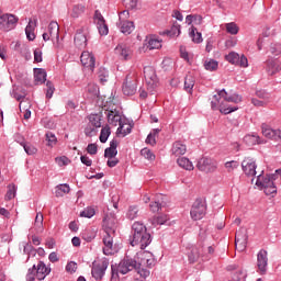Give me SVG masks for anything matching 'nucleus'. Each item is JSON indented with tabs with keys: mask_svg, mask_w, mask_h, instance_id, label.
Instances as JSON below:
<instances>
[{
	"mask_svg": "<svg viewBox=\"0 0 281 281\" xmlns=\"http://www.w3.org/2000/svg\"><path fill=\"white\" fill-rule=\"evenodd\" d=\"M215 101L211 102V109L213 111H216L218 109L220 104V112H222L224 115H229V113H234V111H238V106H223V103H221V100H225V102H233L234 104H238V102H243V97L239 94H229L225 89H222L217 92V94L213 95Z\"/></svg>",
	"mask_w": 281,
	"mask_h": 281,
	"instance_id": "nucleus-1",
	"label": "nucleus"
},
{
	"mask_svg": "<svg viewBox=\"0 0 281 281\" xmlns=\"http://www.w3.org/2000/svg\"><path fill=\"white\" fill-rule=\"evenodd\" d=\"M150 243H153V236L148 233L146 225L142 222H135L132 225L130 245H132V247H139V249H146Z\"/></svg>",
	"mask_w": 281,
	"mask_h": 281,
	"instance_id": "nucleus-2",
	"label": "nucleus"
},
{
	"mask_svg": "<svg viewBox=\"0 0 281 281\" xmlns=\"http://www.w3.org/2000/svg\"><path fill=\"white\" fill-rule=\"evenodd\" d=\"M108 122L112 126H117L116 135H122V137H126V135L131 134V131H133V127L131 125H127L124 130V123H122V115H120V112L117 110H109L105 112Z\"/></svg>",
	"mask_w": 281,
	"mask_h": 281,
	"instance_id": "nucleus-3",
	"label": "nucleus"
},
{
	"mask_svg": "<svg viewBox=\"0 0 281 281\" xmlns=\"http://www.w3.org/2000/svg\"><path fill=\"white\" fill-rule=\"evenodd\" d=\"M49 273H52V268L47 267L44 261H38L37 265H33V267L27 270L26 281H35L36 279L43 281Z\"/></svg>",
	"mask_w": 281,
	"mask_h": 281,
	"instance_id": "nucleus-4",
	"label": "nucleus"
},
{
	"mask_svg": "<svg viewBox=\"0 0 281 281\" xmlns=\"http://www.w3.org/2000/svg\"><path fill=\"white\" fill-rule=\"evenodd\" d=\"M111 269L112 278H117L119 273L126 276V273L133 271V269H137V260L125 257L119 265H112Z\"/></svg>",
	"mask_w": 281,
	"mask_h": 281,
	"instance_id": "nucleus-5",
	"label": "nucleus"
},
{
	"mask_svg": "<svg viewBox=\"0 0 281 281\" xmlns=\"http://www.w3.org/2000/svg\"><path fill=\"white\" fill-rule=\"evenodd\" d=\"M130 13L127 10L121 12L119 14V22L116 23L117 27L122 32V34L128 35L132 34L135 30V23L133 21H128Z\"/></svg>",
	"mask_w": 281,
	"mask_h": 281,
	"instance_id": "nucleus-6",
	"label": "nucleus"
},
{
	"mask_svg": "<svg viewBox=\"0 0 281 281\" xmlns=\"http://www.w3.org/2000/svg\"><path fill=\"white\" fill-rule=\"evenodd\" d=\"M145 82L149 93H155L159 79H157V72L153 66H146L144 68Z\"/></svg>",
	"mask_w": 281,
	"mask_h": 281,
	"instance_id": "nucleus-7",
	"label": "nucleus"
},
{
	"mask_svg": "<svg viewBox=\"0 0 281 281\" xmlns=\"http://www.w3.org/2000/svg\"><path fill=\"white\" fill-rule=\"evenodd\" d=\"M106 269H109V260L106 258H102L99 261H93L91 268L92 278H94V280H102L106 273Z\"/></svg>",
	"mask_w": 281,
	"mask_h": 281,
	"instance_id": "nucleus-8",
	"label": "nucleus"
},
{
	"mask_svg": "<svg viewBox=\"0 0 281 281\" xmlns=\"http://www.w3.org/2000/svg\"><path fill=\"white\" fill-rule=\"evenodd\" d=\"M19 23V16L12 13H4L0 15V30L2 32H12L16 24Z\"/></svg>",
	"mask_w": 281,
	"mask_h": 281,
	"instance_id": "nucleus-9",
	"label": "nucleus"
},
{
	"mask_svg": "<svg viewBox=\"0 0 281 281\" xmlns=\"http://www.w3.org/2000/svg\"><path fill=\"white\" fill-rule=\"evenodd\" d=\"M124 95H135L137 93V77L134 74H128L122 86Z\"/></svg>",
	"mask_w": 281,
	"mask_h": 281,
	"instance_id": "nucleus-10",
	"label": "nucleus"
},
{
	"mask_svg": "<svg viewBox=\"0 0 281 281\" xmlns=\"http://www.w3.org/2000/svg\"><path fill=\"white\" fill-rule=\"evenodd\" d=\"M205 212H207V205L205 204V201L202 199H196L190 212L192 221H201V218L205 216Z\"/></svg>",
	"mask_w": 281,
	"mask_h": 281,
	"instance_id": "nucleus-11",
	"label": "nucleus"
},
{
	"mask_svg": "<svg viewBox=\"0 0 281 281\" xmlns=\"http://www.w3.org/2000/svg\"><path fill=\"white\" fill-rule=\"evenodd\" d=\"M196 168L201 170V172H215L216 168H218V162L215 159L202 157L196 165Z\"/></svg>",
	"mask_w": 281,
	"mask_h": 281,
	"instance_id": "nucleus-12",
	"label": "nucleus"
},
{
	"mask_svg": "<svg viewBox=\"0 0 281 281\" xmlns=\"http://www.w3.org/2000/svg\"><path fill=\"white\" fill-rule=\"evenodd\" d=\"M60 27L58 26V22H50L48 25V29L46 30V32L43 33V41L47 42V41H59L60 38V32H59Z\"/></svg>",
	"mask_w": 281,
	"mask_h": 281,
	"instance_id": "nucleus-13",
	"label": "nucleus"
},
{
	"mask_svg": "<svg viewBox=\"0 0 281 281\" xmlns=\"http://www.w3.org/2000/svg\"><path fill=\"white\" fill-rule=\"evenodd\" d=\"M241 168L247 177H256V168H258V166L256 165V160L254 158L246 157L241 161Z\"/></svg>",
	"mask_w": 281,
	"mask_h": 281,
	"instance_id": "nucleus-14",
	"label": "nucleus"
},
{
	"mask_svg": "<svg viewBox=\"0 0 281 281\" xmlns=\"http://www.w3.org/2000/svg\"><path fill=\"white\" fill-rule=\"evenodd\" d=\"M93 19L99 30V34L101 36H106V34H109V26L106 25V21L104 20V16L102 15V13H100V11L97 10L94 12Z\"/></svg>",
	"mask_w": 281,
	"mask_h": 281,
	"instance_id": "nucleus-15",
	"label": "nucleus"
},
{
	"mask_svg": "<svg viewBox=\"0 0 281 281\" xmlns=\"http://www.w3.org/2000/svg\"><path fill=\"white\" fill-rule=\"evenodd\" d=\"M262 135L268 139H273L274 142H281V130H273L271 126L263 123L261 125Z\"/></svg>",
	"mask_w": 281,
	"mask_h": 281,
	"instance_id": "nucleus-16",
	"label": "nucleus"
},
{
	"mask_svg": "<svg viewBox=\"0 0 281 281\" xmlns=\"http://www.w3.org/2000/svg\"><path fill=\"white\" fill-rule=\"evenodd\" d=\"M247 231H239L235 235V247L237 251H245L247 249Z\"/></svg>",
	"mask_w": 281,
	"mask_h": 281,
	"instance_id": "nucleus-17",
	"label": "nucleus"
},
{
	"mask_svg": "<svg viewBox=\"0 0 281 281\" xmlns=\"http://www.w3.org/2000/svg\"><path fill=\"white\" fill-rule=\"evenodd\" d=\"M114 54L119 56L121 60H131L133 50L131 49V46L126 44H119L114 49Z\"/></svg>",
	"mask_w": 281,
	"mask_h": 281,
	"instance_id": "nucleus-18",
	"label": "nucleus"
},
{
	"mask_svg": "<svg viewBox=\"0 0 281 281\" xmlns=\"http://www.w3.org/2000/svg\"><path fill=\"white\" fill-rule=\"evenodd\" d=\"M269 266L268 252L265 249L259 250L257 254V267L260 273H267V267Z\"/></svg>",
	"mask_w": 281,
	"mask_h": 281,
	"instance_id": "nucleus-19",
	"label": "nucleus"
},
{
	"mask_svg": "<svg viewBox=\"0 0 281 281\" xmlns=\"http://www.w3.org/2000/svg\"><path fill=\"white\" fill-rule=\"evenodd\" d=\"M81 64L83 67L93 71L95 69V56H93L90 52L85 50L80 57Z\"/></svg>",
	"mask_w": 281,
	"mask_h": 281,
	"instance_id": "nucleus-20",
	"label": "nucleus"
},
{
	"mask_svg": "<svg viewBox=\"0 0 281 281\" xmlns=\"http://www.w3.org/2000/svg\"><path fill=\"white\" fill-rule=\"evenodd\" d=\"M103 229L105 234H115V217L113 215H104Z\"/></svg>",
	"mask_w": 281,
	"mask_h": 281,
	"instance_id": "nucleus-21",
	"label": "nucleus"
},
{
	"mask_svg": "<svg viewBox=\"0 0 281 281\" xmlns=\"http://www.w3.org/2000/svg\"><path fill=\"white\" fill-rule=\"evenodd\" d=\"M113 236H115V234L105 233L103 237V254L105 256H113Z\"/></svg>",
	"mask_w": 281,
	"mask_h": 281,
	"instance_id": "nucleus-22",
	"label": "nucleus"
},
{
	"mask_svg": "<svg viewBox=\"0 0 281 281\" xmlns=\"http://www.w3.org/2000/svg\"><path fill=\"white\" fill-rule=\"evenodd\" d=\"M75 45L78 49H85L87 47V33L82 29L78 30L75 34Z\"/></svg>",
	"mask_w": 281,
	"mask_h": 281,
	"instance_id": "nucleus-23",
	"label": "nucleus"
},
{
	"mask_svg": "<svg viewBox=\"0 0 281 281\" xmlns=\"http://www.w3.org/2000/svg\"><path fill=\"white\" fill-rule=\"evenodd\" d=\"M281 70L280 63L278 60L269 59L266 61V71L268 76H276Z\"/></svg>",
	"mask_w": 281,
	"mask_h": 281,
	"instance_id": "nucleus-24",
	"label": "nucleus"
},
{
	"mask_svg": "<svg viewBox=\"0 0 281 281\" xmlns=\"http://www.w3.org/2000/svg\"><path fill=\"white\" fill-rule=\"evenodd\" d=\"M36 23L37 20H29V23L25 27V34L27 41H34L36 38V34H34V31L36 30Z\"/></svg>",
	"mask_w": 281,
	"mask_h": 281,
	"instance_id": "nucleus-25",
	"label": "nucleus"
},
{
	"mask_svg": "<svg viewBox=\"0 0 281 281\" xmlns=\"http://www.w3.org/2000/svg\"><path fill=\"white\" fill-rule=\"evenodd\" d=\"M34 80L35 85H44V82L47 80V71H45L43 68H35Z\"/></svg>",
	"mask_w": 281,
	"mask_h": 281,
	"instance_id": "nucleus-26",
	"label": "nucleus"
},
{
	"mask_svg": "<svg viewBox=\"0 0 281 281\" xmlns=\"http://www.w3.org/2000/svg\"><path fill=\"white\" fill-rule=\"evenodd\" d=\"M147 49H161V40L155 35H150L146 40Z\"/></svg>",
	"mask_w": 281,
	"mask_h": 281,
	"instance_id": "nucleus-27",
	"label": "nucleus"
},
{
	"mask_svg": "<svg viewBox=\"0 0 281 281\" xmlns=\"http://www.w3.org/2000/svg\"><path fill=\"white\" fill-rule=\"evenodd\" d=\"M171 153L176 157H179L180 155H186V153H188V147L181 142H176L172 145Z\"/></svg>",
	"mask_w": 281,
	"mask_h": 281,
	"instance_id": "nucleus-28",
	"label": "nucleus"
},
{
	"mask_svg": "<svg viewBox=\"0 0 281 281\" xmlns=\"http://www.w3.org/2000/svg\"><path fill=\"white\" fill-rule=\"evenodd\" d=\"M151 255L153 252L144 249L137 252L136 254L137 267H144V265L147 262L148 258H150Z\"/></svg>",
	"mask_w": 281,
	"mask_h": 281,
	"instance_id": "nucleus-29",
	"label": "nucleus"
},
{
	"mask_svg": "<svg viewBox=\"0 0 281 281\" xmlns=\"http://www.w3.org/2000/svg\"><path fill=\"white\" fill-rule=\"evenodd\" d=\"M188 258H189L190 265H194V262H199V259L201 258V250L199 249V247L192 246L188 254Z\"/></svg>",
	"mask_w": 281,
	"mask_h": 281,
	"instance_id": "nucleus-30",
	"label": "nucleus"
},
{
	"mask_svg": "<svg viewBox=\"0 0 281 281\" xmlns=\"http://www.w3.org/2000/svg\"><path fill=\"white\" fill-rule=\"evenodd\" d=\"M162 205H166V202H164V195L158 194L156 196V200L151 204H149V207L151 212H159Z\"/></svg>",
	"mask_w": 281,
	"mask_h": 281,
	"instance_id": "nucleus-31",
	"label": "nucleus"
},
{
	"mask_svg": "<svg viewBox=\"0 0 281 281\" xmlns=\"http://www.w3.org/2000/svg\"><path fill=\"white\" fill-rule=\"evenodd\" d=\"M164 35L169 36V38H175L181 34V25L179 23H173L170 30L162 32Z\"/></svg>",
	"mask_w": 281,
	"mask_h": 281,
	"instance_id": "nucleus-32",
	"label": "nucleus"
},
{
	"mask_svg": "<svg viewBox=\"0 0 281 281\" xmlns=\"http://www.w3.org/2000/svg\"><path fill=\"white\" fill-rule=\"evenodd\" d=\"M177 164L180 168H183V170H194V165L189 158L180 157L177 159Z\"/></svg>",
	"mask_w": 281,
	"mask_h": 281,
	"instance_id": "nucleus-33",
	"label": "nucleus"
},
{
	"mask_svg": "<svg viewBox=\"0 0 281 281\" xmlns=\"http://www.w3.org/2000/svg\"><path fill=\"white\" fill-rule=\"evenodd\" d=\"M233 281H247V270L238 268L233 272Z\"/></svg>",
	"mask_w": 281,
	"mask_h": 281,
	"instance_id": "nucleus-34",
	"label": "nucleus"
},
{
	"mask_svg": "<svg viewBox=\"0 0 281 281\" xmlns=\"http://www.w3.org/2000/svg\"><path fill=\"white\" fill-rule=\"evenodd\" d=\"M189 36L192 38L193 43H203V35L201 32L196 31V27L191 26L189 31Z\"/></svg>",
	"mask_w": 281,
	"mask_h": 281,
	"instance_id": "nucleus-35",
	"label": "nucleus"
},
{
	"mask_svg": "<svg viewBox=\"0 0 281 281\" xmlns=\"http://www.w3.org/2000/svg\"><path fill=\"white\" fill-rule=\"evenodd\" d=\"M88 124L94 126V128H100L102 126V116L100 114H90Z\"/></svg>",
	"mask_w": 281,
	"mask_h": 281,
	"instance_id": "nucleus-36",
	"label": "nucleus"
},
{
	"mask_svg": "<svg viewBox=\"0 0 281 281\" xmlns=\"http://www.w3.org/2000/svg\"><path fill=\"white\" fill-rule=\"evenodd\" d=\"M194 77L191 75H188L184 78V91H187V93H192V89H194Z\"/></svg>",
	"mask_w": 281,
	"mask_h": 281,
	"instance_id": "nucleus-37",
	"label": "nucleus"
},
{
	"mask_svg": "<svg viewBox=\"0 0 281 281\" xmlns=\"http://www.w3.org/2000/svg\"><path fill=\"white\" fill-rule=\"evenodd\" d=\"M110 136H111V127H109V125L102 127L101 134H100V137H99L101 144H106Z\"/></svg>",
	"mask_w": 281,
	"mask_h": 281,
	"instance_id": "nucleus-38",
	"label": "nucleus"
},
{
	"mask_svg": "<svg viewBox=\"0 0 281 281\" xmlns=\"http://www.w3.org/2000/svg\"><path fill=\"white\" fill-rule=\"evenodd\" d=\"M86 7L85 4H76L72 8L71 16L72 19H78L81 14H85Z\"/></svg>",
	"mask_w": 281,
	"mask_h": 281,
	"instance_id": "nucleus-39",
	"label": "nucleus"
},
{
	"mask_svg": "<svg viewBox=\"0 0 281 281\" xmlns=\"http://www.w3.org/2000/svg\"><path fill=\"white\" fill-rule=\"evenodd\" d=\"M69 184L64 183L56 187V196H63L64 194H69L70 192Z\"/></svg>",
	"mask_w": 281,
	"mask_h": 281,
	"instance_id": "nucleus-40",
	"label": "nucleus"
},
{
	"mask_svg": "<svg viewBox=\"0 0 281 281\" xmlns=\"http://www.w3.org/2000/svg\"><path fill=\"white\" fill-rule=\"evenodd\" d=\"M160 132H161V130H159V128L153 130V132L147 135L146 144H149L150 146H155V144H157L155 136L159 135Z\"/></svg>",
	"mask_w": 281,
	"mask_h": 281,
	"instance_id": "nucleus-41",
	"label": "nucleus"
},
{
	"mask_svg": "<svg viewBox=\"0 0 281 281\" xmlns=\"http://www.w3.org/2000/svg\"><path fill=\"white\" fill-rule=\"evenodd\" d=\"M137 216H139V209H137V206H130L126 213V217L130 221H135Z\"/></svg>",
	"mask_w": 281,
	"mask_h": 281,
	"instance_id": "nucleus-42",
	"label": "nucleus"
},
{
	"mask_svg": "<svg viewBox=\"0 0 281 281\" xmlns=\"http://www.w3.org/2000/svg\"><path fill=\"white\" fill-rule=\"evenodd\" d=\"M98 78L102 85L109 80V70L104 67H100L98 70Z\"/></svg>",
	"mask_w": 281,
	"mask_h": 281,
	"instance_id": "nucleus-43",
	"label": "nucleus"
},
{
	"mask_svg": "<svg viewBox=\"0 0 281 281\" xmlns=\"http://www.w3.org/2000/svg\"><path fill=\"white\" fill-rule=\"evenodd\" d=\"M21 146H23L24 151L26 153V155H36V153H38V149H36L34 147V145L30 144V143H20Z\"/></svg>",
	"mask_w": 281,
	"mask_h": 281,
	"instance_id": "nucleus-44",
	"label": "nucleus"
},
{
	"mask_svg": "<svg viewBox=\"0 0 281 281\" xmlns=\"http://www.w3.org/2000/svg\"><path fill=\"white\" fill-rule=\"evenodd\" d=\"M134 269L137 271L138 276H140L142 281L146 280V278L150 276V270L142 268V266H136Z\"/></svg>",
	"mask_w": 281,
	"mask_h": 281,
	"instance_id": "nucleus-45",
	"label": "nucleus"
},
{
	"mask_svg": "<svg viewBox=\"0 0 281 281\" xmlns=\"http://www.w3.org/2000/svg\"><path fill=\"white\" fill-rule=\"evenodd\" d=\"M204 67L206 71H216V69H218V61L210 59L209 61H205Z\"/></svg>",
	"mask_w": 281,
	"mask_h": 281,
	"instance_id": "nucleus-46",
	"label": "nucleus"
},
{
	"mask_svg": "<svg viewBox=\"0 0 281 281\" xmlns=\"http://www.w3.org/2000/svg\"><path fill=\"white\" fill-rule=\"evenodd\" d=\"M8 188H9V190L5 194V199L8 201H12V199H14V196H16V186L15 184H10Z\"/></svg>",
	"mask_w": 281,
	"mask_h": 281,
	"instance_id": "nucleus-47",
	"label": "nucleus"
},
{
	"mask_svg": "<svg viewBox=\"0 0 281 281\" xmlns=\"http://www.w3.org/2000/svg\"><path fill=\"white\" fill-rule=\"evenodd\" d=\"M140 155L145 159H148V161H155V154H153V151L150 149H148V148H143L140 150Z\"/></svg>",
	"mask_w": 281,
	"mask_h": 281,
	"instance_id": "nucleus-48",
	"label": "nucleus"
},
{
	"mask_svg": "<svg viewBox=\"0 0 281 281\" xmlns=\"http://www.w3.org/2000/svg\"><path fill=\"white\" fill-rule=\"evenodd\" d=\"M54 91H56V88H54V83L52 81L46 82V98L48 100H52L54 97Z\"/></svg>",
	"mask_w": 281,
	"mask_h": 281,
	"instance_id": "nucleus-49",
	"label": "nucleus"
},
{
	"mask_svg": "<svg viewBox=\"0 0 281 281\" xmlns=\"http://www.w3.org/2000/svg\"><path fill=\"white\" fill-rule=\"evenodd\" d=\"M80 216H82L83 218H93V216H95V209L87 207L80 213Z\"/></svg>",
	"mask_w": 281,
	"mask_h": 281,
	"instance_id": "nucleus-50",
	"label": "nucleus"
},
{
	"mask_svg": "<svg viewBox=\"0 0 281 281\" xmlns=\"http://www.w3.org/2000/svg\"><path fill=\"white\" fill-rule=\"evenodd\" d=\"M239 56L238 53H229L228 55H226V60L228 63H231L232 65H237L238 64V60H239Z\"/></svg>",
	"mask_w": 281,
	"mask_h": 281,
	"instance_id": "nucleus-51",
	"label": "nucleus"
},
{
	"mask_svg": "<svg viewBox=\"0 0 281 281\" xmlns=\"http://www.w3.org/2000/svg\"><path fill=\"white\" fill-rule=\"evenodd\" d=\"M137 3H139V0H123V4L127 10H137Z\"/></svg>",
	"mask_w": 281,
	"mask_h": 281,
	"instance_id": "nucleus-52",
	"label": "nucleus"
},
{
	"mask_svg": "<svg viewBox=\"0 0 281 281\" xmlns=\"http://www.w3.org/2000/svg\"><path fill=\"white\" fill-rule=\"evenodd\" d=\"M238 30H239L238 25L236 23H234V22H231V23L226 24V32L228 34L236 35V34H238Z\"/></svg>",
	"mask_w": 281,
	"mask_h": 281,
	"instance_id": "nucleus-53",
	"label": "nucleus"
},
{
	"mask_svg": "<svg viewBox=\"0 0 281 281\" xmlns=\"http://www.w3.org/2000/svg\"><path fill=\"white\" fill-rule=\"evenodd\" d=\"M35 227H36L37 232H43V213L36 214Z\"/></svg>",
	"mask_w": 281,
	"mask_h": 281,
	"instance_id": "nucleus-54",
	"label": "nucleus"
},
{
	"mask_svg": "<svg viewBox=\"0 0 281 281\" xmlns=\"http://www.w3.org/2000/svg\"><path fill=\"white\" fill-rule=\"evenodd\" d=\"M24 254H27L29 256V260H30V256H36V249H34V246L33 245H30V244H25L24 245V249H23Z\"/></svg>",
	"mask_w": 281,
	"mask_h": 281,
	"instance_id": "nucleus-55",
	"label": "nucleus"
},
{
	"mask_svg": "<svg viewBox=\"0 0 281 281\" xmlns=\"http://www.w3.org/2000/svg\"><path fill=\"white\" fill-rule=\"evenodd\" d=\"M46 142L48 146H56V142H57V138H56V135H54V133L52 132H48L46 133Z\"/></svg>",
	"mask_w": 281,
	"mask_h": 281,
	"instance_id": "nucleus-56",
	"label": "nucleus"
},
{
	"mask_svg": "<svg viewBox=\"0 0 281 281\" xmlns=\"http://www.w3.org/2000/svg\"><path fill=\"white\" fill-rule=\"evenodd\" d=\"M85 133H86L87 137H93V135H95V133H98V127L88 124V126L85 130Z\"/></svg>",
	"mask_w": 281,
	"mask_h": 281,
	"instance_id": "nucleus-57",
	"label": "nucleus"
},
{
	"mask_svg": "<svg viewBox=\"0 0 281 281\" xmlns=\"http://www.w3.org/2000/svg\"><path fill=\"white\" fill-rule=\"evenodd\" d=\"M167 221L168 217L166 215H160L153 218V225H165Z\"/></svg>",
	"mask_w": 281,
	"mask_h": 281,
	"instance_id": "nucleus-58",
	"label": "nucleus"
},
{
	"mask_svg": "<svg viewBox=\"0 0 281 281\" xmlns=\"http://www.w3.org/2000/svg\"><path fill=\"white\" fill-rule=\"evenodd\" d=\"M117 156V149H113L111 147L105 148L104 150V157H108V159H113V157Z\"/></svg>",
	"mask_w": 281,
	"mask_h": 281,
	"instance_id": "nucleus-59",
	"label": "nucleus"
},
{
	"mask_svg": "<svg viewBox=\"0 0 281 281\" xmlns=\"http://www.w3.org/2000/svg\"><path fill=\"white\" fill-rule=\"evenodd\" d=\"M78 270V263H76L75 261H69L66 266V271L68 273H76V271Z\"/></svg>",
	"mask_w": 281,
	"mask_h": 281,
	"instance_id": "nucleus-60",
	"label": "nucleus"
},
{
	"mask_svg": "<svg viewBox=\"0 0 281 281\" xmlns=\"http://www.w3.org/2000/svg\"><path fill=\"white\" fill-rule=\"evenodd\" d=\"M155 265H157V260H155V256L151 254L147 261H145L143 267H147L148 269H153V267H155Z\"/></svg>",
	"mask_w": 281,
	"mask_h": 281,
	"instance_id": "nucleus-61",
	"label": "nucleus"
},
{
	"mask_svg": "<svg viewBox=\"0 0 281 281\" xmlns=\"http://www.w3.org/2000/svg\"><path fill=\"white\" fill-rule=\"evenodd\" d=\"M239 164L236 160L225 162V168L228 170V172H232V170H236Z\"/></svg>",
	"mask_w": 281,
	"mask_h": 281,
	"instance_id": "nucleus-62",
	"label": "nucleus"
},
{
	"mask_svg": "<svg viewBox=\"0 0 281 281\" xmlns=\"http://www.w3.org/2000/svg\"><path fill=\"white\" fill-rule=\"evenodd\" d=\"M270 52L274 56H280V54H281V44H272L270 46Z\"/></svg>",
	"mask_w": 281,
	"mask_h": 281,
	"instance_id": "nucleus-63",
	"label": "nucleus"
},
{
	"mask_svg": "<svg viewBox=\"0 0 281 281\" xmlns=\"http://www.w3.org/2000/svg\"><path fill=\"white\" fill-rule=\"evenodd\" d=\"M55 161L59 166H67L69 164V158H67L66 156H61V157H57Z\"/></svg>",
	"mask_w": 281,
	"mask_h": 281,
	"instance_id": "nucleus-64",
	"label": "nucleus"
}]
</instances>
